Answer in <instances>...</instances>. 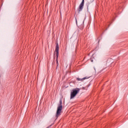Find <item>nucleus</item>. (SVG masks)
Segmentation results:
<instances>
[{
	"mask_svg": "<svg viewBox=\"0 0 128 128\" xmlns=\"http://www.w3.org/2000/svg\"><path fill=\"white\" fill-rule=\"evenodd\" d=\"M89 78L88 76L84 77L82 78H76L77 80H78V82H84V80H88V78Z\"/></svg>",
	"mask_w": 128,
	"mask_h": 128,
	"instance_id": "39448f33",
	"label": "nucleus"
},
{
	"mask_svg": "<svg viewBox=\"0 0 128 128\" xmlns=\"http://www.w3.org/2000/svg\"><path fill=\"white\" fill-rule=\"evenodd\" d=\"M84 0H82V2L80 3V5L79 6L78 8V13L80 12L82 10V8H84Z\"/></svg>",
	"mask_w": 128,
	"mask_h": 128,
	"instance_id": "20e7f679",
	"label": "nucleus"
},
{
	"mask_svg": "<svg viewBox=\"0 0 128 128\" xmlns=\"http://www.w3.org/2000/svg\"><path fill=\"white\" fill-rule=\"evenodd\" d=\"M82 90H86V88H84V87L82 88Z\"/></svg>",
	"mask_w": 128,
	"mask_h": 128,
	"instance_id": "6e6552de",
	"label": "nucleus"
},
{
	"mask_svg": "<svg viewBox=\"0 0 128 128\" xmlns=\"http://www.w3.org/2000/svg\"><path fill=\"white\" fill-rule=\"evenodd\" d=\"M90 2H88V3L86 4L88 10V6H90Z\"/></svg>",
	"mask_w": 128,
	"mask_h": 128,
	"instance_id": "423d86ee",
	"label": "nucleus"
},
{
	"mask_svg": "<svg viewBox=\"0 0 128 128\" xmlns=\"http://www.w3.org/2000/svg\"><path fill=\"white\" fill-rule=\"evenodd\" d=\"M60 48L58 47V43L56 44V66H58V56L60 55Z\"/></svg>",
	"mask_w": 128,
	"mask_h": 128,
	"instance_id": "7ed1b4c3",
	"label": "nucleus"
},
{
	"mask_svg": "<svg viewBox=\"0 0 128 128\" xmlns=\"http://www.w3.org/2000/svg\"><path fill=\"white\" fill-rule=\"evenodd\" d=\"M57 68H58V65H56V70H57Z\"/></svg>",
	"mask_w": 128,
	"mask_h": 128,
	"instance_id": "0eeeda50",
	"label": "nucleus"
},
{
	"mask_svg": "<svg viewBox=\"0 0 128 128\" xmlns=\"http://www.w3.org/2000/svg\"><path fill=\"white\" fill-rule=\"evenodd\" d=\"M80 88L73 89L70 92V100L74 98L80 92Z\"/></svg>",
	"mask_w": 128,
	"mask_h": 128,
	"instance_id": "f03ea898",
	"label": "nucleus"
},
{
	"mask_svg": "<svg viewBox=\"0 0 128 128\" xmlns=\"http://www.w3.org/2000/svg\"><path fill=\"white\" fill-rule=\"evenodd\" d=\"M56 52V49H55V52Z\"/></svg>",
	"mask_w": 128,
	"mask_h": 128,
	"instance_id": "9d476101",
	"label": "nucleus"
},
{
	"mask_svg": "<svg viewBox=\"0 0 128 128\" xmlns=\"http://www.w3.org/2000/svg\"><path fill=\"white\" fill-rule=\"evenodd\" d=\"M76 24H78V20H76Z\"/></svg>",
	"mask_w": 128,
	"mask_h": 128,
	"instance_id": "1a4fd4ad",
	"label": "nucleus"
},
{
	"mask_svg": "<svg viewBox=\"0 0 128 128\" xmlns=\"http://www.w3.org/2000/svg\"><path fill=\"white\" fill-rule=\"evenodd\" d=\"M62 100H60L56 112V120L58 119V116H60V114H62Z\"/></svg>",
	"mask_w": 128,
	"mask_h": 128,
	"instance_id": "f257e3e1",
	"label": "nucleus"
}]
</instances>
